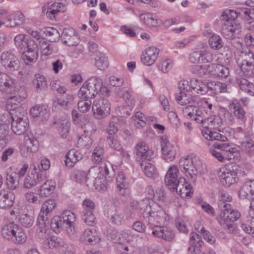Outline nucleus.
Returning <instances> with one entry per match:
<instances>
[{"mask_svg": "<svg viewBox=\"0 0 254 254\" xmlns=\"http://www.w3.org/2000/svg\"><path fill=\"white\" fill-rule=\"evenodd\" d=\"M190 86L191 87V90L201 95L206 94L208 90V83L206 84L205 83L198 79H191L190 80Z\"/></svg>", "mask_w": 254, "mask_h": 254, "instance_id": "nucleus-38", "label": "nucleus"}, {"mask_svg": "<svg viewBox=\"0 0 254 254\" xmlns=\"http://www.w3.org/2000/svg\"><path fill=\"white\" fill-rule=\"evenodd\" d=\"M213 54L206 49L195 51L190 53V60L194 64L211 63L213 60Z\"/></svg>", "mask_w": 254, "mask_h": 254, "instance_id": "nucleus-18", "label": "nucleus"}, {"mask_svg": "<svg viewBox=\"0 0 254 254\" xmlns=\"http://www.w3.org/2000/svg\"><path fill=\"white\" fill-rule=\"evenodd\" d=\"M96 66L100 70H104L108 67L109 63L107 58L105 55L101 52H98L95 58Z\"/></svg>", "mask_w": 254, "mask_h": 254, "instance_id": "nucleus-56", "label": "nucleus"}, {"mask_svg": "<svg viewBox=\"0 0 254 254\" xmlns=\"http://www.w3.org/2000/svg\"><path fill=\"white\" fill-rule=\"evenodd\" d=\"M15 199L14 194L6 190H0V208L5 209L11 207Z\"/></svg>", "mask_w": 254, "mask_h": 254, "instance_id": "nucleus-31", "label": "nucleus"}, {"mask_svg": "<svg viewBox=\"0 0 254 254\" xmlns=\"http://www.w3.org/2000/svg\"><path fill=\"white\" fill-rule=\"evenodd\" d=\"M89 173L87 174L86 172L82 170H76L75 172V179L76 181L81 183L85 181L87 186L89 185H93V179L88 178Z\"/></svg>", "mask_w": 254, "mask_h": 254, "instance_id": "nucleus-58", "label": "nucleus"}, {"mask_svg": "<svg viewBox=\"0 0 254 254\" xmlns=\"http://www.w3.org/2000/svg\"><path fill=\"white\" fill-rule=\"evenodd\" d=\"M56 127L61 135L63 137H66L69 132L70 126V122L67 120H63L56 121L54 123Z\"/></svg>", "mask_w": 254, "mask_h": 254, "instance_id": "nucleus-42", "label": "nucleus"}, {"mask_svg": "<svg viewBox=\"0 0 254 254\" xmlns=\"http://www.w3.org/2000/svg\"><path fill=\"white\" fill-rule=\"evenodd\" d=\"M239 196L242 199L251 200L250 204V215L254 212V180L246 182L241 187Z\"/></svg>", "mask_w": 254, "mask_h": 254, "instance_id": "nucleus-16", "label": "nucleus"}, {"mask_svg": "<svg viewBox=\"0 0 254 254\" xmlns=\"http://www.w3.org/2000/svg\"><path fill=\"white\" fill-rule=\"evenodd\" d=\"M229 110L232 112L234 116L243 122L246 121V112L241 106L239 101L234 99L231 101L228 105Z\"/></svg>", "mask_w": 254, "mask_h": 254, "instance_id": "nucleus-27", "label": "nucleus"}, {"mask_svg": "<svg viewBox=\"0 0 254 254\" xmlns=\"http://www.w3.org/2000/svg\"><path fill=\"white\" fill-rule=\"evenodd\" d=\"M157 207L159 209L157 211L152 209L151 212H147L144 215V218L148 223L154 225L155 227H157V224L166 225L169 220V216L165 211L159 208V206Z\"/></svg>", "mask_w": 254, "mask_h": 254, "instance_id": "nucleus-10", "label": "nucleus"}, {"mask_svg": "<svg viewBox=\"0 0 254 254\" xmlns=\"http://www.w3.org/2000/svg\"><path fill=\"white\" fill-rule=\"evenodd\" d=\"M221 210L222 212L217 218L219 224L229 233L234 232L236 227L232 222L240 218V212L238 210L232 208L231 205L229 208H225Z\"/></svg>", "mask_w": 254, "mask_h": 254, "instance_id": "nucleus-3", "label": "nucleus"}, {"mask_svg": "<svg viewBox=\"0 0 254 254\" xmlns=\"http://www.w3.org/2000/svg\"><path fill=\"white\" fill-rule=\"evenodd\" d=\"M242 149L245 153L252 155L254 154V143L253 141L249 138H246L245 140L242 143Z\"/></svg>", "mask_w": 254, "mask_h": 254, "instance_id": "nucleus-63", "label": "nucleus"}, {"mask_svg": "<svg viewBox=\"0 0 254 254\" xmlns=\"http://www.w3.org/2000/svg\"><path fill=\"white\" fill-rule=\"evenodd\" d=\"M119 236L118 244L130 243L133 241L134 239L137 238V236L132 235L131 231L129 230H125L120 232Z\"/></svg>", "mask_w": 254, "mask_h": 254, "instance_id": "nucleus-57", "label": "nucleus"}, {"mask_svg": "<svg viewBox=\"0 0 254 254\" xmlns=\"http://www.w3.org/2000/svg\"><path fill=\"white\" fill-rule=\"evenodd\" d=\"M208 89L216 94L227 92V85L225 83L212 81L208 83Z\"/></svg>", "mask_w": 254, "mask_h": 254, "instance_id": "nucleus-55", "label": "nucleus"}, {"mask_svg": "<svg viewBox=\"0 0 254 254\" xmlns=\"http://www.w3.org/2000/svg\"><path fill=\"white\" fill-rule=\"evenodd\" d=\"M179 171L176 165L171 166L165 176V182L169 188H174L175 183L178 181Z\"/></svg>", "mask_w": 254, "mask_h": 254, "instance_id": "nucleus-26", "label": "nucleus"}, {"mask_svg": "<svg viewBox=\"0 0 254 254\" xmlns=\"http://www.w3.org/2000/svg\"><path fill=\"white\" fill-rule=\"evenodd\" d=\"M152 234L155 237L168 241H172L175 236L174 233L171 229L163 227H155L153 229Z\"/></svg>", "mask_w": 254, "mask_h": 254, "instance_id": "nucleus-30", "label": "nucleus"}, {"mask_svg": "<svg viewBox=\"0 0 254 254\" xmlns=\"http://www.w3.org/2000/svg\"><path fill=\"white\" fill-rule=\"evenodd\" d=\"M39 148V142L32 134L24 136L23 143L20 145V151L22 155L27 157L31 153L36 152Z\"/></svg>", "mask_w": 254, "mask_h": 254, "instance_id": "nucleus-12", "label": "nucleus"}, {"mask_svg": "<svg viewBox=\"0 0 254 254\" xmlns=\"http://www.w3.org/2000/svg\"><path fill=\"white\" fill-rule=\"evenodd\" d=\"M238 74L236 82L240 89L250 95L254 96V84L243 77L244 75H241V73H238Z\"/></svg>", "mask_w": 254, "mask_h": 254, "instance_id": "nucleus-28", "label": "nucleus"}, {"mask_svg": "<svg viewBox=\"0 0 254 254\" xmlns=\"http://www.w3.org/2000/svg\"><path fill=\"white\" fill-rule=\"evenodd\" d=\"M6 185L8 189L15 190L19 188V181L15 173L7 174L6 178Z\"/></svg>", "mask_w": 254, "mask_h": 254, "instance_id": "nucleus-54", "label": "nucleus"}, {"mask_svg": "<svg viewBox=\"0 0 254 254\" xmlns=\"http://www.w3.org/2000/svg\"><path fill=\"white\" fill-rule=\"evenodd\" d=\"M80 241L85 245H92L98 243L100 238L94 229H86L80 236Z\"/></svg>", "mask_w": 254, "mask_h": 254, "instance_id": "nucleus-23", "label": "nucleus"}, {"mask_svg": "<svg viewBox=\"0 0 254 254\" xmlns=\"http://www.w3.org/2000/svg\"><path fill=\"white\" fill-rule=\"evenodd\" d=\"M40 48L41 53L45 56H48L53 53V52H57L58 49L54 44H50L49 42L45 40H42L40 41Z\"/></svg>", "mask_w": 254, "mask_h": 254, "instance_id": "nucleus-51", "label": "nucleus"}, {"mask_svg": "<svg viewBox=\"0 0 254 254\" xmlns=\"http://www.w3.org/2000/svg\"><path fill=\"white\" fill-rule=\"evenodd\" d=\"M159 51V49L154 46L147 48L141 56V62L147 66L152 65L158 59Z\"/></svg>", "mask_w": 254, "mask_h": 254, "instance_id": "nucleus-21", "label": "nucleus"}, {"mask_svg": "<svg viewBox=\"0 0 254 254\" xmlns=\"http://www.w3.org/2000/svg\"><path fill=\"white\" fill-rule=\"evenodd\" d=\"M24 98L18 95L10 97L7 101L6 107L8 110H13L21 107V102L23 101Z\"/></svg>", "mask_w": 254, "mask_h": 254, "instance_id": "nucleus-53", "label": "nucleus"}, {"mask_svg": "<svg viewBox=\"0 0 254 254\" xmlns=\"http://www.w3.org/2000/svg\"><path fill=\"white\" fill-rule=\"evenodd\" d=\"M232 199V196L224 190L219 192L218 206L221 209L229 208L231 204L229 203Z\"/></svg>", "mask_w": 254, "mask_h": 254, "instance_id": "nucleus-49", "label": "nucleus"}, {"mask_svg": "<svg viewBox=\"0 0 254 254\" xmlns=\"http://www.w3.org/2000/svg\"><path fill=\"white\" fill-rule=\"evenodd\" d=\"M50 225L52 229L56 233H60L61 229H64V223L60 216L54 217Z\"/></svg>", "mask_w": 254, "mask_h": 254, "instance_id": "nucleus-62", "label": "nucleus"}, {"mask_svg": "<svg viewBox=\"0 0 254 254\" xmlns=\"http://www.w3.org/2000/svg\"><path fill=\"white\" fill-rule=\"evenodd\" d=\"M145 193L149 199H152L155 201H160L163 199L164 193L161 190L157 189L154 190L153 188L148 186L145 190Z\"/></svg>", "mask_w": 254, "mask_h": 254, "instance_id": "nucleus-46", "label": "nucleus"}, {"mask_svg": "<svg viewBox=\"0 0 254 254\" xmlns=\"http://www.w3.org/2000/svg\"><path fill=\"white\" fill-rule=\"evenodd\" d=\"M162 158L167 162L173 161L176 155V147L171 143L168 137L163 135L161 137Z\"/></svg>", "mask_w": 254, "mask_h": 254, "instance_id": "nucleus-15", "label": "nucleus"}, {"mask_svg": "<svg viewBox=\"0 0 254 254\" xmlns=\"http://www.w3.org/2000/svg\"><path fill=\"white\" fill-rule=\"evenodd\" d=\"M17 226L18 225L13 222L9 223L4 225L1 231L2 237L5 239L10 241Z\"/></svg>", "mask_w": 254, "mask_h": 254, "instance_id": "nucleus-52", "label": "nucleus"}, {"mask_svg": "<svg viewBox=\"0 0 254 254\" xmlns=\"http://www.w3.org/2000/svg\"><path fill=\"white\" fill-rule=\"evenodd\" d=\"M179 167L181 171L193 182L197 178L198 171L201 172L204 171L203 169L200 170L202 167V164L197 157H182L179 162Z\"/></svg>", "mask_w": 254, "mask_h": 254, "instance_id": "nucleus-2", "label": "nucleus"}, {"mask_svg": "<svg viewBox=\"0 0 254 254\" xmlns=\"http://www.w3.org/2000/svg\"><path fill=\"white\" fill-rule=\"evenodd\" d=\"M56 205V201L54 199H49L42 205L37 218V223L41 226V228H45L46 222L48 221V215L55 208ZM43 230H41V232H42Z\"/></svg>", "mask_w": 254, "mask_h": 254, "instance_id": "nucleus-11", "label": "nucleus"}, {"mask_svg": "<svg viewBox=\"0 0 254 254\" xmlns=\"http://www.w3.org/2000/svg\"><path fill=\"white\" fill-rule=\"evenodd\" d=\"M102 83V80L93 76L87 80L80 87L78 95L80 98H93L98 93Z\"/></svg>", "mask_w": 254, "mask_h": 254, "instance_id": "nucleus-4", "label": "nucleus"}, {"mask_svg": "<svg viewBox=\"0 0 254 254\" xmlns=\"http://www.w3.org/2000/svg\"><path fill=\"white\" fill-rule=\"evenodd\" d=\"M149 201L148 199H143L139 201L133 200L130 202L129 207L132 209H136L138 211V213L142 215L144 218L145 213L147 212H151L152 209H155L158 207L157 203L154 202Z\"/></svg>", "mask_w": 254, "mask_h": 254, "instance_id": "nucleus-17", "label": "nucleus"}, {"mask_svg": "<svg viewBox=\"0 0 254 254\" xmlns=\"http://www.w3.org/2000/svg\"><path fill=\"white\" fill-rule=\"evenodd\" d=\"M15 120L12 121L11 123V129L16 134L21 135L24 134L29 127V122L27 118H25L19 120L17 117Z\"/></svg>", "mask_w": 254, "mask_h": 254, "instance_id": "nucleus-25", "label": "nucleus"}, {"mask_svg": "<svg viewBox=\"0 0 254 254\" xmlns=\"http://www.w3.org/2000/svg\"><path fill=\"white\" fill-rule=\"evenodd\" d=\"M109 170L107 165H104L103 167H93L89 170V177L88 178L93 179V186L96 188L101 185H103L104 177L108 175ZM104 186L101 187V189H104Z\"/></svg>", "mask_w": 254, "mask_h": 254, "instance_id": "nucleus-13", "label": "nucleus"}, {"mask_svg": "<svg viewBox=\"0 0 254 254\" xmlns=\"http://www.w3.org/2000/svg\"><path fill=\"white\" fill-rule=\"evenodd\" d=\"M64 11V5L62 2H55L48 8L46 15L50 19L52 20L55 17V15L60 12Z\"/></svg>", "mask_w": 254, "mask_h": 254, "instance_id": "nucleus-39", "label": "nucleus"}, {"mask_svg": "<svg viewBox=\"0 0 254 254\" xmlns=\"http://www.w3.org/2000/svg\"><path fill=\"white\" fill-rule=\"evenodd\" d=\"M241 75L251 77L254 75V54L250 50L242 53L241 59L237 61Z\"/></svg>", "mask_w": 254, "mask_h": 254, "instance_id": "nucleus-5", "label": "nucleus"}, {"mask_svg": "<svg viewBox=\"0 0 254 254\" xmlns=\"http://www.w3.org/2000/svg\"><path fill=\"white\" fill-rule=\"evenodd\" d=\"M220 113L224 116V119H221L215 116H211L207 118L203 119L202 121L199 123L203 128L201 131L203 136L207 140L225 141L227 140V137L219 132L213 131L220 127L222 124L223 120L225 121H232V117L231 113L226 109L221 110Z\"/></svg>", "mask_w": 254, "mask_h": 254, "instance_id": "nucleus-1", "label": "nucleus"}, {"mask_svg": "<svg viewBox=\"0 0 254 254\" xmlns=\"http://www.w3.org/2000/svg\"><path fill=\"white\" fill-rule=\"evenodd\" d=\"M17 219L18 222L25 227H31L34 221L33 216L27 213L20 214Z\"/></svg>", "mask_w": 254, "mask_h": 254, "instance_id": "nucleus-59", "label": "nucleus"}, {"mask_svg": "<svg viewBox=\"0 0 254 254\" xmlns=\"http://www.w3.org/2000/svg\"><path fill=\"white\" fill-rule=\"evenodd\" d=\"M175 99L177 103L181 106H185L193 102L192 97L190 92L177 93L175 94Z\"/></svg>", "mask_w": 254, "mask_h": 254, "instance_id": "nucleus-47", "label": "nucleus"}, {"mask_svg": "<svg viewBox=\"0 0 254 254\" xmlns=\"http://www.w3.org/2000/svg\"><path fill=\"white\" fill-rule=\"evenodd\" d=\"M74 101L73 95L67 94L65 97H62L55 100L53 102V109L56 110L58 105L63 108L67 107L71 105Z\"/></svg>", "mask_w": 254, "mask_h": 254, "instance_id": "nucleus-48", "label": "nucleus"}, {"mask_svg": "<svg viewBox=\"0 0 254 254\" xmlns=\"http://www.w3.org/2000/svg\"><path fill=\"white\" fill-rule=\"evenodd\" d=\"M140 165L143 172L147 177L155 179L158 176L155 166L151 163L142 161Z\"/></svg>", "mask_w": 254, "mask_h": 254, "instance_id": "nucleus-40", "label": "nucleus"}, {"mask_svg": "<svg viewBox=\"0 0 254 254\" xmlns=\"http://www.w3.org/2000/svg\"><path fill=\"white\" fill-rule=\"evenodd\" d=\"M131 125L136 128L144 127L146 124V117L141 112H137L130 119Z\"/></svg>", "mask_w": 254, "mask_h": 254, "instance_id": "nucleus-45", "label": "nucleus"}, {"mask_svg": "<svg viewBox=\"0 0 254 254\" xmlns=\"http://www.w3.org/2000/svg\"><path fill=\"white\" fill-rule=\"evenodd\" d=\"M209 45L212 49L219 50L223 47V40L219 35L214 34L209 39Z\"/></svg>", "mask_w": 254, "mask_h": 254, "instance_id": "nucleus-60", "label": "nucleus"}, {"mask_svg": "<svg viewBox=\"0 0 254 254\" xmlns=\"http://www.w3.org/2000/svg\"><path fill=\"white\" fill-rule=\"evenodd\" d=\"M27 238V235L23 229L18 226L10 241L15 244L21 245L26 241Z\"/></svg>", "mask_w": 254, "mask_h": 254, "instance_id": "nucleus-41", "label": "nucleus"}, {"mask_svg": "<svg viewBox=\"0 0 254 254\" xmlns=\"http://www.w3.org/2000/svg\"><path fill=\"white\" fill-rule=\"evenodd\" d=\"M32 83L37 92L44 90L47 86L46 77L39 73L35 74Z\"/></svg>", "mask_w": 254, "mask_h": 254, "instance_id": "nucleus-43", "label": "nucleus"}, {"mask_svg": "<svg viewBox=\"0 0 254 254\" xmlns=\"http://www.w3.org/2000/svg\"><path fill=\"white\" fill-rule=\"evenodd\" d=\"M33 168L24 179V188L30 189L36 186L46 178V173L42 170L38 164L33 165Z\"/></svg>", "mask_w": 254, "mask_h": 254, "instance_id": "nucleus-6", "label": "nucleus"}, {"mask_svg": "<svg viewBox=\"0 0 254 254\" xmlns=\"http://www.w3.org/2000/svg\"><path fill=\"white\" fill-rule=\"evenodd\" d=\"M222 31L226 38H238L241 35L242 25L238 18L222 24Z\"/></svg>", "mask_w": 254, "mask_h": 254, "instance_id": "nucleus-9", "label": "nucleus"}, {"mask_svg": "<svg viewBox=\"0 0 254 254\" xmlns=\"http://www.w3.org/2000/svg\"><path fill=\"white\" fill-rule=\"evenodd\" d=\"M92 110L96 118L102 119L110 114L111 104L106 99L95 100L93 103Z\"/></svg>", "mask_w": 254, "mask_h": 254, "instance_id": "nucleus-8", "label": "nucleus"}, {"mask_svg": "<svg viewBox=\"0 0 254 254\" xmlns=\"http://www.w3.org/2000/svg\"><path fill=\"white\" fill-rule=\"evenodd\" d=\"M84 133L78 139L77 146L81 148H89L92 144V139L90 135L95 133L96 128L92 124H89L85 127Z\"/></svg>", "mask_w": 254, "mask_h": 254, "instance_id": "nucleus-19", "label": "nucleus"}, {"mask_svg": "<svg viewBox=\"0 0 254 254\" xmlns=\"http://www.w3.org/2000/svg\"><path fill=\"white\" fill-rule=\"evenodd\" d=\"M82 158V155L77 150L72 149L66 155L65 164L66 166L72 167Z\"/></svg>", "mask_w": 254, "mask_h": 254, "instance_id": "nucleus-35", "label": "nucleus"}, {"mask_svg": "<svg viewBox=\"0 0 254 254\" xmlns=\"http://www.w3.org/2000/svg\"><path fill=\"white\" fill-rule=\"evenodd\" d=\"M218 176L221 184L225 187H230L239 180L237 173L235 170L225 167L220 168Z\"/></svg>", "mask_w": 254, "mask_h": 254, "instance_id": "nucleus-14", "label": "nucleus"}, {"mask_svg": "<svg viewBox=\"0 0 254 254\" xmlns=\"http://www.w3.org/2000/svg\"><path fill=\"white\" fill-rule=\"evenodd\" d=\"M248 224H242V229L246 233L252 235L254 238V216H251L248 218Z\"/></svg>", "mask_w": 254, "mask_h": 254, "instance_id": "nucleus-64", "label": "nucleus"}, {"mask_svg": "<svg viewBox=\"0 0 254 254\" xmlns=\"http://www.w3.org/2000/svg\"><path fill=\"white\" fill-rule=\"evenodd\" d=\"M62 37L63 42L69 46L76 45L79 42L78 36L72 28L64 29Z\"/></svg>", "mask_w": 254, "mask_h": 254, "instance_id": "nucleus-24", "label": "nucleus"}, {"mask_svg": "<svg viewBox=\"0 0 254 254\" xmlns=\"http://www.w3.org/2000/svg\"><path fill=\"white\" fill-rule=\"evenodd\" d=\"M0 63L5 69L11 71L18 70L20 66L17 56L8 51H4L1 54Z\"/></svg>", "mask_w": 254, "mask_h": 254, "instance_id": "nucleus-7", "label": "nucleus"}, {"mask_svg": "<svg viewBox=\"0 0 254 254\" xmlns=\"http://www.w3.org/2000/svg\"><path fill=\"white\" fill-rule=\"evenodd\" d=\"M30 114L33 117H40L42 120H47L49 117V113L47 106L36 105L31 108Z\"/></svg>", "mask_w": 254, "mask_h": 254, "instance_id": "nucleus-36", "label": "nucleus"}, {"mask_svg": "<svg viewBox=\"0 0 254 254\" xmlns=\"http://www.w3.org/2000/svg\"><path fill=\"white\" fill-rule=\"evenodd\" d=\"M64 245V242L62 239L56 236L46 238L43 242V247L45 249L57 248Z\"/></svg>", "mask_w": 254, "mask_h": 254, "instance_id": "nucleus-37", "label": "nucleus"}, {"mask_svg": "<svg viewBox=\"0 0 254 254\" xmlns=\"http://www.w3.org/2000/svg\"><path fill=\"white\" fill-rule=\"evenodd\" d=\"M14 87L13 79L8 74L0 72V90L8 92Z\"/></svg>", "mask_w": 254, "mask_h": 254, "instance_id": "nucleus-33", "label": "nucleus"}, {"mask_svg": "<svg viewBox=\"0 0 254 254\" xmlns=\"http://www.w3.org/2000/svg\"><path fill=\"white\" fill-rule=\"evenodd\" d=\"M64 226V230L69 235L73 234L75 231L74 222L76 219L75 215L69 210H64L61 214Z\"/></svg>", "mask_w": 254, "mask_h": 254, "instance_id": "nucleus-20", "label": "nucleus"}, {"mask_svg": "<svg viewBox=\"0 0 254 254\" xmlns=\"http://www.w3.org/2000/svg\"><path fill=\"white\" fill-rule=\"evenodd\" d=\"M4 121H0V142L2 140L5 143V146L8 141V134L9 131V121L5 117Z\"/></svg>", "mask_w": 254, "mask_h": 254, "instance_id": "nucleus-44", "label": "nucleus"}, {"mask_svg": "<svg viewBox=\"0 0 254 254\" xmlns=\"http://www.w3.org/2000/svg\"><path fill=\"white\" fill-rule=\"evenodd\" d=\"M24 16L20 12L14 13H9L7 16L8 23L6 26L7 27H15L21 25L24 21Z\"/></svg>", "mask_w": 254, "mask_h": 254, "instance_id": "nucleus-34", "label": "nucleus"}, {"mask_svg": "<svg viewBox=\"0 0 254 254\" xmlns=\"http://www.w3.org/2000/svg\"><path fill=\"white\" fill-rule=\"evenodd\" d=\"M240 13L236 10L233 9H226L224 10L221 15V20L223 23L226 22H231L238 18V15Z\"/></svg>", "mask_w": 254, "mask_h": 254, "instance_id": "nucleus-50", "label": "nucleus"}, {"mask_svg": "<svg viewBox=\"0 0 254 254\" xmlns=\"http://www.w3.org/2000/svg\"><path fill=\"white\" fill-rule=\"evenodd\" d=\"M55 182L50 180L46 181L38 190L39 197H48L54 192L56 187Z\"/></svg>", "mask_w": 254, "mask_h": 254, "instance_id": "nucleus-32", "label": "nucleus"}, {"mask_svg": "<svg viewBox=\"0 0 254 254\" xmlns=\"http://www.w3.org/2000/svg\"><path fill=\"white\" fill-rule=\"evenodd\" d=\"M135 148L136 155L140 159L149 160L155 156L154 151L145 142L137 143Z\"/></svg>", "mask_w": 254, "mask_h": 254, "instance_id": "nucleus-22", "label": "nucleus"}, {"mask_svg": "<svg viewBox=\"0 0 254 254\" xmlns=\"http://www.w3.org/2000/svg\"><path fill=\"white\" fill-rule=\"evenodd\" d=\"M29 40L26 38L25 35L23 34H19L16 36L14 39L15 46L23 52L26 49Z\"/></svg>", "mask_w": 254, "mask_h": 254, "instance_id": "nucleus-61", "label": "nucleus"}, {"mask_svg": "<svg viewBox=\"0 0 254 254\" xmlns=\"http://www.w3.org/2000/svg\"><path fill=\"white\" fill-rule=\"evenodd\" d=\"M238 74L236 82L240 89L250 95L254 96V84L243 77L244 75H241V73H238Z\"/></svg>", "mask_w": 254, "mask_h": 254, "instance_id": "nucleus-29", "label": "nucleus"}]
</instances>
